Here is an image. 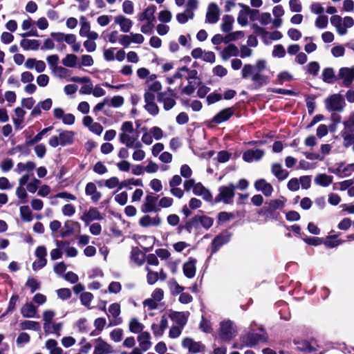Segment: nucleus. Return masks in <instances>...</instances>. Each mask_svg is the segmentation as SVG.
I'll list each match as a JSON object with an SVG mask.
<instances>
[{
	"mask_svg": "<svg viewBox=\"0 0 354 354\" xmlns=\"http://www.w3.org/2000/svg\"><path fill=\"white\" fill-rule=\"evenodd\" d=\"M218 337L224 342H229L237 335L236 326L231 320H224L220 323Z\"/></svg>",
	"mask_w": 354,
	"mask_h": 354,
	"instance_id": "obj_1",
	"label": "nucleus"
},
{
	"mask_svg": "<svg viewBox=\"0 0 354 354\" xmlns=\"http://www.w3.org/2000/svg\"><path fill=\"white\" fill-rule=\"evenodd\" d=\"M324 104L328 111L341 112L343 111L346 103L342 95L337 93L330 95L326 98L324 100Z\"/></svg>",
	"mask_w": 354,
	"mask_h": 354,
	"instance_id": "obj_2",
	"label": "nucleus"
},
{
	"mask_svg": "<svg viewBox=\"0 0 354 354\" xmlns=\"http://www.w3.org/2000/svg\"><path fill=\"white\" fill-rule=\"evenodd\" d=\"M268 340V335L263 331L261 333H248L241 337V348L252 347L259 342H266Z\"/></svg>",
	"mask_w": 354,
	"mask_h": 354,
	"instance_id": "obj_3",
	"label": "nucleus"
},
{
	"mask_svg": "<svg viewBox=\"0 0 354 354\" xmlns=\"http://www.w3.org/2000/svg\"><path fill=\"white\" fill-rule=\"evenodd\" d=\"M235 185L232 183L226 186H221L218 189V194L215 198V202H223L225 204H231L234 196Z\"/></svg>",
	"mask_w": 354,
	"mask_h": 354,
	"instance_id": "obj_4",
	"label": "nucleus"
},
{
	"mask_svg": "<svg viewBox=\"0 0 354 354\" xmlns=\"http://www.w3.org/2000/svg\"><path fill=\"white\" fill-rule=\"evenodd\" d=\"M74 141V133L71 131H62L59 133V137L53 136L49 140V145L56 147L59 145L66 146L73 144Z\"/></svg>",
	"mask_w": 354,
	"mask_h": 354,
	"instance_id": "obj_5",
	"label": "nucleus"
},
{
	"mask_svg": "<svg viewBox=\"0 0 354 354\" xmlns=\"http://www.w3.org/2000/svg\"><path fill=\"white\" fill-rule=\"evenodd\" d=\"M235 111L236 108L234 106L225 108L212 118L211 122L216 124L225 122L234 115Z\"/></svg>",
	"mask_w": 354,
	"mask_h": 354,
	"instance_id": "obj_6",
	"label": "nucleus"
},
{
	"mask_svg": "<svg viewBox=\"0 0 354 354\" xmlns=\"http://www.w3.org/2000/svg\"><path fill=\"white\" fill-rule=\"evenodd\" d=\"M35 254L37 261L33 262L32 269L34 270H37L44 268L46 265L47 260L46 257L47 255V250L46 247L43 245L38 246L35 250Z\"/></svg>",
	"mask_w": 354,
	"mask_h": 354,
	"instance_id": "obj_7",
	"label": "nucleus"
},
{
	"mask_svg": "<svg viewBox=\"0 0 354 354\" xmlns=\"http://www.w3.org/2000/svg\"><path fill=\"white\" fill-rule=\"evenodd\" d=\"M338 79H343V85L350 87L354 80V67H342L339 69Z\"/></svg>",
	"mask_w": 354,
	"mask_h": 354,
	"instance_id": "obj_8",
	"label": "nucleus"
},
{
	"mask_svg": "<svg viewBox=\"0 0 354 354\" xmlns=\"http://www.w3.org/2000/svg\"><path fill=\"white\" fill-rule=\"evenodd\" d=\"M158 198L152 193L147 194L145 197L144 203L141 207V211L144 213L157 212L159 210L156 207V201Z\"/></svg>",
	"mask_w": 354,
	"mask_h": 354,
	"instance_id": "obj_9",
	"label": "nucleus"
},
{
	"mask_svg": "<svg viewBox=\"0 0 354 354\" xmlns=\"http://www.w3.org/2000/svg\"><path fill=\"white\" fill-rule=\"evenodd\" d=\"M102 216L98 209L95 207H90L88 210L84 211L80 216V219L88 225L93 221L101 220Z\"/></svg>",
	"mask_w": 354,
	"mask_h": 354,
	"instance_id": "obj_10",
	"label": "nucleus"
},
{
	"mask_svg": "<svg viewBox=\"0 0 354 354\" xmlns=\"http://www.w3.org/2000/svg\"><path fill=\"white\" fill-rule=\"evenodd\" d=\"M182 345L184 348L188 349L189 352L193 353L205 351V346L201 342H195L193 339L189 337L185 338L182 342Z\"/></svg>",
	"mask_w": 354,
	"mask_h": 354,
	"instance_id": "obj_11",
	"label": "nucleus"
},
{
	"mask_svg": "<svg viewBox=\"0 0 354 354\" xmlns=\"http://www.w3.org/2000/svg\"><path fill=\"white\" fill-rule=\"evenodd\" d=\"M70 80L77 83H89L88 84H84L81 87V88L80 89V93L86 95L91 94L92 93L93 86L91 82V79L88 77H80L77 76H73L71 77Z\"/></svg>",
	"mask_w": 354,
	"mask_h": 354,
	"instance_id": "obj_12",
	"label": "nucleus"
},
{
	"mask_svg": "<svg viewBox=\"0 0 354 354\" xmlns=\"http://www.w3.org/2000/svg\"><path fill=\"white\" fill-rule=\"evenodd\" d=\"M254 186L257 191L262 192L266 196H270L274 191L272 185L264 178L256 180Z\"/></svg>",
	"mask_w": 354,
	"mask_h": 354,
	"instance_id": "obj_13",
	"label": "nucleus"
},
{
	"mask_svg": "<svg viewBox=\"0 0 354 354\" xmlns=\"http://www.w3.org/2000/svg\"><path fill=\"white\" fill-rule=\"evenodd\" d=\"M113 353L112 346L101 337L95 339L93 354H111Z\"/></svg>",
	"mask_w": 354,
	"mask_h": 354,
	"instance_id": "obj_14",
	"label": "nucleus"
},
{
	"mask_svg": "<svg viewBox=\"0 0 354 354\" xmlns=\"http://www.w3.org/2000/svg\"><path fill=\"white\" fill-rule=\"evenodd\" d=\"M230 239V234L225 232L216 236L211 245L212 253H215L223 245L227 243Z\"/></svg>",
	"mask_w": 354,
	"mask_h": 354,
	"instance_id": "obj_15",
	"label": "nucleus"
},
{
	"mask_svg": "<svg viewBox=\"0 0 354 354\" xmlns=\"http://www.w3.org/2000/svg\"><path fill=\"white\" fill-rule=\"evenodd\" d=\"M151 336L147 331H142L137 337L140 349L143 351H148L151 347Z\"/></svg>",
	"mask_w": 354,
	"mask_h": 354,
	"instance_id": "obj_16",
	"label": "nucleus"
},
{
	"mask_svg": "<svg viewBox=\"0 0 354 354\" xmlns=\"http://www.w3.org/2000/svg\"><path fill=\"white\" fill-rule=\"evenodd\" d=\"M189 313L176 312L170 310L168 313V317L178 326L184 327L187 322Z\"/></svg>",
	"mask_w": 354,
	"mask_h": 354,
	"instance_id": "obj_17",
	"label": "nucleus"
},
{
	"mask_svg": "<svg viewBox=\"0 0 354 354\" xmlns=\"http://www.w3.org/2000/svg\"><path fill=\"white\" fill-rule=\"evenodd\" d=\"M219 19V8L216 3H210L206 14V19L210 24H215Z\"/></svg>",
	"mask_w": 354,
	"mask_h": 354,
	"instance_id": "obj_18",
	"label": "nucleus"
},
{
	"mask_svg": "<svg viewBox=\"0 0 354 354\" xmlns=\"http://www.w3.org/2000/svg\"><path fill=\"white\" fill-rule=\"evenodd\" d=\"M160 223L161 218L158 215L153 217L149 215H145L141 217L139 220V225L143 227H148L150 226H158Z\"/></svg>",
	"mask_w": 354,
	"mask_h": 354,
	"instance_id": "obj_19",
	"label": "nucleus"
},
{
	"mask_svg": "<svg viewBox=\"0 0 354 354\" xmlns=\"http://www.w3.org/2000/svg\"><path fill=\"white\" fill-rule=\"evenodd\" d=\"M167 92H160L157 94V101L163 104V108L165 111L171 109L176 104L174 98L166 97Z\"/></svg>",
	"mask_w": 354,
	"mask_h": 354,
	"instance_id": "obj_20",
	"label": "nucleus"
},
{
	"mask_svg": "<svg viewBox=\"0 0 354 354\" xmlns=\"http://www.w3.org/2000/svg\"><path fill=\"white\" fill-rule=\"evenodd\" d=\"M252 81L254 82V88H259L263 85H266L270 82V77L268 75L257 72L252 75Z\"/></svg>",
	"mask_w": 354,
	"mask_h": 354,
	"instance_id": "obj_21",
	"label": "nucleus"
},
{
	"mask_svg": "<svg viewBox=\"0 0 354 354\" xmlns=\"http://www.w3.org/2000/svg\"><path fill=\"white\" fill-rule=\"evenodd\" d=\"M196 263L194 259L190 258L189 261L183 264V270L184 274L187 278H193L196 274Z\"/></svg>",
	"mask_w": 354,
	"mask_h": 354,
	"instance_id": "obj_22",
	"label": "nucleus"
},
{
	"mask_svg": "<svg viewBox=\"0 0 354 354\" xmlns=\"http://www.w3.org/2000/svg\"><path fill=\"white\" fill-rule=\"evenodd\" d=\"M193 193L196 196L203 197V198L207 201H210L212 198V196L209 191L201 183H198L194 185Z\"/></svg>",
	"mask_w": 354,
	"mask_h": 354,
	"instance_id": "obj_23",
	"label": "nucleus"
},
{
	"mask_svg": "<svg viewBox=\"0 0 354 354\" xmlns=\"http://www.w3.org/2000/svg\"><path fill=\"white\" fill-rule=\"evenodd\" d=\"M109 312L111 315V316L115 318L114 322H111L109 323V326H115L118 325L122 322L121 318H119V315L120 314V305L118 303H113L110 305L109 308Z\"/></svg>",
	"mask_w": 354,
	"mask_h": 354,
	"instance_id": "obj_24",
	"label": "nucleus"
},
{
	"mask_svg": "<svg viewBox=\"0 0 354 354\" xmlns=\"http://www.w3.org/2000/svg\"><path fill=\"white\" fill-rule=\"evenodd\" d=\"M38 310L32 303L25 304L21 308V313L24 317L33 318L37 314Z\"/></svg>",
	"mask_w": 354,
	"mask_h": 354,
	"instance_id": "obj_25",
	"label": "nucleus"
},
{
	"mask_svg": "<svg viewBox=\"0 0 354 354\" xmlns=\"http://www.w3.org/2000/svg\"><path fill=\"white\" fill-rule=\"evenodd\" d=\"M86 194L91 196V199L93 202L98 201L102 195L100 192L97 190V187L93 183H88L85 188Z\"/></svg>",
	"mask_w": 354,
	"mask_h": 354,
	"instance_id": "obj_26",
	"label": "nucleus"
},
{
	"mask_svg": "<svg viewBox=\"0 0 354 354\" xmlns=\"http://www.w3.org/2000/svg\"><path fill=\"white\" fill-rule=\"evenodd\" d=\"M115 23L120 25L121 30L128 32L132 26V21L123 15H119L115 18Z\"/></svg>",
	"mask_w": 354,
	"mask_h": 354,
	"instance_id": "obj_27",
	"label": "nucleus"
},
{
	"mask_svg": "<svg viewBox=\"0 0 354 354\" xmlns=\"http://www.w3.org/2000/svg\"><path fill=\"white\" fill-rule=\"evenodd\" d=\"M45 347L49 354H63V350L58 346V343L53 339H48L46 341Z\"/></svg>",
	"mask_w": 354,
	"mask_h": 354,
	"instance_id": "obj_28",
	"label": "nucleus"
},
{
	"mask_svg": "<svg viewBox=\"0 0 354 354\" xmlns=\"http://www.w3.org/2000/svg\"><path fill=\"white\" fill-rule=\"evenodd\" d=\"M131 260L138 266H141L145 261V254L138 248H133L131 252Z\"/></svg>",
	"mask_w": 354,
	"mask_h": 354,
	"instance_id": "obj_29",
	"label": "nucleus"
},
{
	"mask_svg": "<svg viewBox=\"0 0 354 354\" xmlns=\"http://www.w3.org/2000/svg\"><path fill=\"white\" fill-rule=\"evenodd\" d=\"M66 244L67 242L66 241H56L57 248L53 249L50 252L51 260L55 261L62 257V252L61 249H63Z\"/></svg>",
	"mask_w": 354,
	"mask_h": 354,
	"instance_id": "obj_30",
	"label": "nucleus"
},
{
	"mask_svg": "<svg viewBox=\"0 0 354 354\" xmlns=\"http://www.w3.org/2000/svg\"><path fill=\"white\" fill-rule=\"evenodd\" d=\"M272 173L279 180L286 179L288 176V172L283 169L281 165L277 163L272 165Z\"/></svg>",
	"mask_w": 354,
	"mask_h": 354,
	"instance_id": "obj_31",
	"label": "nucleus"
},
{
	"mask_svg": "<svg viewBox=\"0 0 354 354\" xmlns=\"http://www.w3.org/2000/svg\"><path fill=\"white\" fill-rule=\"evenodd\" d=\"M20 46L24 50H37L39 47V41L37 39H23L20 41Z\"/></svg>",
	"mask_w": 354,
	"mask_h": 354,
	"instance_id": "obj_32",
	"label": "nucleus"
},
{
	"mask_svg": "<svg viewBox=\"0 0 354 354\" xmlns=\"http://www.w3.org/2000/svg\"><path fill=\"white\" fill-rule=\"evenodd\" d=\"M234 19L232 15H225L223 17V23L221 25V28L223 32H229L233 28V24Z\"/></svg>",
	"mask_w": 354,
	"mask_h": 354,
	"instance_id": "obj_33",
	"label": "nucleus"
},
{
	"mask_svg": "<svg viewBox=\"0 0 354 354\" xmlns=\"http://www.w3.org/2000/svg\"><path fill=\"white\" fill-rule=\"evenodd\" d=\"M48 328H44L46 333H54L57 337L61 335L62 330V323L52 322L48 325Z\"/></svg>",
	"mask_w": 354,
	"mask_h": 354,
	"instance_id": "obj_34",
	"label": "nucleus"
},
{
	"mask_svg": "<svg viewBox=\"0 0 354 354\" xmlns=\"http://www.w3.org/2000/svg\"><path fill=\"white\" fill-rule=\"evenodd\" d=\"M239 54L238 48L233 44H230L222 52V57L226 60L231 56H237Z\"/></svg>",
	"mask_w": 354,
	"mask_h": 354,
	"instance_id": "obj_35",
	"label": "nucleus"
},
{
	"mask_svg": "<svg viewBox=\"0 0 354 354\" xmlns=\"http://www.w3.org/2000/svg\"><path fill=\"white\" fill-rule=\"evenodd\" d=\"M129 330L133 333H140L145 326L137 318H131L129 323Z\"/></svg>",
	"mask_w": 354,
	"mask_h": 354,
	"instance_id": "obj_36",
	"label": "nucleus"
},
{
	"mask_svg": "<svg viewBox=\"0 0 354 354\" xmlns=\"http://www.w3.org/2000/svg\"><path fill=\"white\" fill-rule=\"evenodd\" d=\"M21 330H32L38 331L40 330L41 326L39 322L30 320H25L19 324Z\"/></svg>",
	"mask_w": 354,
	"mask_h": 354,
	"instance_id": "obj_37",
	"label": "nucleus"
},
{
	"mask_svg": "<svg viewBox=\"0 0 354 354\" xmlns=\"http://www.w3.org/2000/svg\"><path fill=\"white\" fill-rule=\"evenodd\" d=\"M337 78L332 68H326L322 71V80L328 84H333Z\"/></svg>",
	"mask_w": 354,
	"mask_h": 354,
	"instance_id": "obj_38",
	"label": "nucleus"
},
{
	"mask_svg": "<svg viewBox=\"0 0 354 354\" xmlns=\"http://www.w3.org/2000/svg\"><path fill=\"white\" fill-rule=\"evenodd\" d=\"M332 176L326 174H319L315 178V183L323 187L328 186L332 183Z\"/></svg>",
	"mask_w": 354,
	"mask_h": 354,
	"instance_id": "obj_39",
	"label": "nucleus"
},
{
	"mask_svg": "<svg viewBox=\"0 0 354 354\" xmlns=\"http://www.w3.org/2000/svg\"><path fill=\"white\" fill-rule=\"evenodd\" d=\"M20 216L25 222H30L32 220V214L28 205H24L19 208Z\"/></svg>",
	"mask_w": 354,
	"mask_h": 354,
	"instance_id": "obj_40",
	"label": "nucleus"
},
{
	"mask_svg": "<svg viewBox=\"0 0 354 354\" xmlns=\"http://www.w3.org/2000/svg\"><path fill=\"white\" fill-rule=\"evenodd\" d=\"M156 11V6L155 5L149 6L142 12L138 16V20L142 21L149 19V17L152 16Z\"/></svg>",
	"mask_w": 354,
	"mask_h": 354,
	"instance_id": "obj_41",
	"label": "nucleus"
},
{
	"mask_svg": "<svg viewBox=\"0 0 354 354\" xmlns=\"http://www.w3.org/2000/svg\"><path fill=\"white\" fill-rule=\"evenodd\" d=\"M285 198L283 197H281L280 198L271 200L268 203V210L274 211L277 209H279L283 208L285 203Z\"/></svg>",
	"mask_w": 354,
	"mask_h": 354,
	"instance_id": "obj_42",
	"label": "nucleus"
},
{
	"mask_svg": "<svg viewBox=\"0 0 354 354\" xmlns=\"http://www.w3.org/2000/svg\"><path fill=\"white\" fill-rule=\"evenodd\" d=\"M35 167V165L32 162H19L17 165V168L15 169V171L20 174L22 171H27L28 173L29 171H32Z\"/></svg>",
	"mask_w": 354,
	"mask_h": 354,
	"instance_id": "obj_43",
	"label": "nucleus"
},
{
	"mask_svg": "<svg viewBox=\"0 0 354 354\" xmlns=\"http://www.w3.org/2000/svg\"><path fill=\"white\" fill-rule=\"evenodd\" d=\"M80 24L81 28L80 30V35L81 37H86V35L91 31L90 23L88 21H86V18L84 16H82L80 17Z\"/></svg>",
	"mask_w": 354,
	"mask_h": 354,
	"instance_id": "obj_44",
	"label": "nucleus"
},
{
	"mask_svg": "<svg viewBox=\"0 0 354 354\" xmlns=\"http://www.w3.org/2000/svg\"><path fill=\"white\" fill-rule=\"evenodd\" d=\"M77 57L74 54H67L62 59V64L66 67L73 68L76 66Z\"/></svg>",
	"mask_w": 354,
	"mask_h": 354,
	"instance_id": "obj_45",
	"label": "nucleus"
},
{
	"mask_svg": "<svg viewBox=\"0 0 354 354\" xmlns=\"http://www.w3.org/2000/svg\"><path fill=\"white\" fill-rule=\"evenodd\" d=\"M53 129V126L44 128L40 132H39L32 139L26 142L28 145H33L41 140L42 137L48 131Z\"/></svg>",
	"mask_w": 354,
	"mask_h": 354,
	"instance_id": "obj_46",
	"label": "nucleus"
},
{
	"mask_svg": "<svg viewBox=\"0 0 354 354\" xmlns=\"http://www.w3.org/2000/svg\"><path fill=\"white\" fill-rule=\"evenodd\" d=\"M239 6L243 8L244 10H247L248 15L250 16V19L251 21H255L258 19L259 16V11L256 9H251L248 6L239 3Z\"/></svg>",
	"mask_w": 354,
	"mask_h": 354,
	"instance_id": "obj_47",
	"label": "nucleus"
},
{
	"mask_svg": "<svg viewBox=\"0 0 354 354\" xmlns=\"http://www.w3.org/2000/svg\"><path fill=\"white\" fill-rule=\"evenodd\" d=\"M55 316V312L52 310H46L43 313L44 328H48V325L52 322Z\"/></svg>",
	"mask_w": 354,
	"mask_h": 354,
	"instance_id": "obj_48",
	"label": "nucleus"
},
{
	"mask_svg": "<svg viewBox=\"0 0 354 354\" xmlns=\"http://www.w3.org/2000/svg\"><path fill=\"white\" fill-rule=\"evenodd\" d=\"M244 37V32L242 30L235 31L227 34L225 37V43H229L230 41H236L240 38Z\"/></svg>",
	"mask_w": 354,
	"mask_h": 354,
	"instance_id": "obj_49",
	"label": "nucleus"
},
{
	"mask_svg": "<svg viewBox=\"0 0 354 354\" xmlns=\"http://www.w3.org/2000/svg\"><path fill=\"white\" fill-rule=\"evenodd\" d=\"M120 141L122 143L125 144L127 147H130L134 145L135 138L126 133H122L120 134Z\"/></svg>",
	"mask_w": 354,
	"mask_h": 354,
	"instance_id": "obj_50",
	"label": "nucleus"
},
{
	"mask_svg": "<svg viewBox=\"0 0 354 354\" xmlns=\"http://www.w3.org/2000/svg\"><path fill=\"white\" fill-rule=\"evenodd\" d=\"M198 7V1L197 0H187V8L185 10V12L189 14V18L193 19L194 15L193 13V10H196Z\"/></svg>",
	"mask_w": 354,
	"mask_h": 354,
	"instance_id": "obj_51",
	"label": "nucleus"
},
{
	"mask_svg": "<svg viewBox=\"0 0 354 354\" xmlns=\"http://www.w3.org/2000/svg\"><path fill=\"white\" fill-rule=\"evenodd\" d=\"M328 24V16L326 15H319L315 20V26L319 28H325L327 27Z\"/></svg>",
	"mask_w": 354,
	"mask_h": 354,
	"instance_id": "obj_52",
	"label": "nucleus"
},
{
	"mask_svg": "<svg viewBox=\"0 0 354 354\" xmlns=\"http://www.w3.org/2000/svg\"><path fill=\"white\" fill-rule=\"evenodd\" d=\"M62 213L64 216H72L75 213V207L71 203L66 204L62 208Z\"/></svg>",
	"mask_w": 354,
	"mask_h": 354,
	"instance_id": "obj_53",
	"label": "nucleus"
},
{
	"mask_svg": "<svg viewBox=\"0 0 354 354\" xmlns=\"http://www.w3.org/2000/svg\"><path fill=\"white\" fill-rule=\"evenodd\" d=\"M344 129L354 133V111L350 115L348 120L344 122Z\"/></svg>",
	"mask_w": 354,
	"mask_h": 354,
	"instance_id": "obj_54",
	"label": "nucleus"
},
{
	"mask_svg": "<svg viewBox=\"0 0 354 354\" xmlns=\"http://www.w3.org/2000/svg\"><path fill=\"white\" fill-rule=\"evenodd\" d=\"M115 201L120 205H124L128 201V194L126 192L116 194L114 196Z\"/></svg>",
	"mask_w": 354,
	"mask_h": 354,
	"instance_id": "obj_55",
	"label": "nucleus"
},
{
	"mask_svg": "<svg viewBox=\"0 0 354 354\" xmlns=\"http://www.w3.org/2000/svg\"><path fill=\"white\" fill-rule=\"evenodd\" d=\"M123 336V330L121 328H115L110 333L111 339L115 342H119L122 340Z\"/></svg>",
	"mask_w": 354,
	"mask_h": 354,
	"instance_id": "obj_56",
	"label": "nucleus"
},
{
	"mask_svg": "<svg viewBox=\"0 0 354 354\" xmlns=\"http://www.w3.org/2000/svg\"><path fill=\"white\" fill-rule=\"evenodd\" d=\"M145 109L149 114L153 116L158 115L159 113V108L155 102L146 103Z\"/></svg>",
	"mask_w": 354,
	"mask_h": 354,
	"instance_id": "obj_57",
	"label": "nucleus"
},
{
	"mask_svg": "<svg viewBox=\"0 0 354 354\" xmlns=\"http://www.w3.org/2000/svg\"><path fill=\"white\" fill-rule=\"evenodd\" d=\"M307 71L308 72L313 75V76H316L318 74L319 71V64L317 62H310L307 65Z\"/></svg>",
	"mask_w": 354,
	"mask_h": 354,
	"instance_id": "obj_58",
	"label": "nucleus"
},
{
	"mask_svg": "<svg viewBox=\"0 0 354 354\" xmlns=\"http://www.w3.org/2000/svg\"><path fill=\"white\" fill-rule=\"evenodd\" d=\"M93 298V295L88 292H83L80 295V300H81L82 304L86 307L90 306V304H91V302Z\"/></svg>",
	"mask_w": 354,
	"mask_h": 354,
	"instance_id": "obj_59",
	"label": "nucleus"
},
{
	"mask_svg": "<svg viewBox=\"0 0 354 354\" xmlns=\"http://www.w3.org/2000/svg\"><path fill=\"white\" fill-rule=\"evenodd\" d=\"M292 80V76L288 71H283L277 75V81L279 84H282L284 82H290Z\"/></svg>",
	"mask_w": 354,
	"mask_h": 354,
	"instance_id": "obj_60",
	"label": "nucleus"
},
{
	"mask_svg": "<svg viewBox=\"0 0 354 354\" xmlns=\"http://www.w3.org/2000/svg\"><path fill=\"white\" fill-rule=\"evenodd\" d=\"M272 55L279 58H282L286 55V50L283 45L277 44L274 46Z\"/></svg>",
	"mask_w": 354,
	"mask_h": 354,
	"instance_id": "obj_61",
	"label": "nucleus"
},
{
	"mask_svg": "<svg viewBox=\"0 0 354 354\" xmlns=\"http://www.w3.org/2000/svg\"><path fill=\"white\" fill-rule=\"evenodd\" d=\"M248 15L247 10H244L242 8V10L239 11L237 21L241 26H245L248 24Z\"/></svg>",
	"mask_w": 354,
	"mask_h": 354,
	"instance_id": "obj_62",
	"label": "nucleus"
},
{
	"mask_svg": "<svg viewBox=\"0 0 354 354\" xmlns=\"http://www.w3.org/2000/svg\"><path fill=\"white\" fill-rule=\"evenodd\" d=\"M171 13L167 10H161L158 15V19L162 23H168L171 19Z\"/></svg>",
	"mask_w": 354,
	"mask_h": 354,
	"instance_id": "obj_63",
	"label": "nucleus"
},
{
	"mask_svg": "<svg viewBox=\"0 0 354 354\" xmlns=\"http://www.w3.org/2000/svg\"><path fill=\"white\" fill-rule=\"evenodd\" d=\"M342 137L344 138V145L346 147L354 144V133H346L342 132Z\"/></svg>",
	"mask_w": 354,
	"mask_h": 354,
	"instance_id": "obj_64",
	"label": "nucleus"
}]
</instances>
